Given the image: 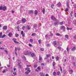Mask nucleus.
<instances>
[{
  "label": "nucleus",
  "instance_id": "nucleus-64",
  "mask_svg": "<svg viewBox=\"0 0 76 76\" xmlns=\"http://www.w3.org/2000/svg\"><path fill=\"white\" fill-rule=\"evenodd\" d=\"M22 29H23V30L24 29H25V27L24 26H23L22 28Z\"/></svg>",
  "mask_w": 76,
  "mask_h": 76
},
{
  "label": "nucleus",
  "instance_id": "nucleus-10",
  "mask_svg": "<svg viewBox=\"0 0 76 76\" xmlns=\"http://www.w3.org/2000/svg\"><path fill=\"white\" fill-rule=\"evenodd\" d=\"M6 9H7V7H3L2 8V10H3V11H6Z\"/></svg>",
  "mask_w": 76,
  "mask_h": 76
},
{
  "label": "nucleus",
  "instance_id": "nucleus-20",
  "mask_svg": "<svg viewBox=\"0 0 76 76\" xmlns=\"http://www.w3.org/2000/svg\"><path fill=\"white\" fill-rule=\"evenodd\" d=\"M56 35H57V36H58L59 37H61V34L58 33H56Z\"/></svg>",
  "mask_w": 76,
  "mask_h": 76
},
{
  "label": "nucleus",
  "instance_id": "nucleus-56",
  "mask_svg": "<svg viewBox=\"0 0 76 76\" xmlns=\"http://www.w3.org/2000/svg\"><path fill=\"white\" fill-rule=\"evenodd\" d=\"M73 7L75 8H76V5L75 4H74Z\"/></svg>",
  "mask_w": 76,
  "mask_h": 76
},
{
  "label": "nucleus",
  "instance_id": "nucleus-17",
  "mask_svg": "<svg viewBox=\"0 0 76 76\" xmlns=\"http://www.w3.org/2000/svg\"><path fill=\"white\" fill-rule=\"evenodd\" d=\"M39 75L41 76H45L43 74L42 72H40L39 74Z\"/></svg>",
  "mask_w": 76,
  "mask_h": 76
},
{
  "label": "nucleus",
  "instance_id": "nucleus-49",
  "mask_svg": "<svg viewBox=\"0 0 76 76\" xmlns=\"http://www.w3.org/2000/svg\"><path fill=\"white\" fill-rule=\"evenodd\" d=\"M30 41L31 42H33V39H30Z\"/></svg>",
  "mask_w": 76,
  "mask_h": 76
},
{
  "label": "nucleus",
  "instance_id": "nucleus-18",
  "mask_svg": "<svg viewBox=\"0 0 76 76\" xmlns=\"http://www.w3.org/2000/svg\"><path fill=\"white\" fill-rule=\"evenodd\" d=\"M76 49V47L74 46L73 48L71 49L72 51H75Z\"/></svg>",
  "mask_w": 76,
  "mask_h": 76
},
{
  "label": "nucleus",
  "instance_id": "nucleus-19",
  "mask_svg": "<svg viewBox=\"0 0 76 76\" xmlns=\"http://www.w3.org/2000/svg\"><path fill=\"white\" fill-rule=\"evenodd\" d=\"M20 61H19V62H18V65L19 68H21V65H20Z\"/></svg>",
  "mask_w": 76,
  "mask_h": 76
},
{
  "label": "nucleus",
  "instance_id": "nucleus-58",
  "mask_svg": "<svg viewBox=\"0 0 76 76\" xmlns=\"http://www.w3.org/2000/svg\"><path fill=\"white\" fill-rule=\"evenodd\" d=\"M22 58H23L24 59H25V57L24 56H23L22 57Z\"/></svg>",
  "mask_w": 76,
  "mask_h": 76
},
{
  "label": "nucleus",
  "instance_id": "nucleus-33",
  "mask_svg": "<svg viewBox=\"0 0 76 76\" xmlns=\"http://www.w3.org/2000/svg\"><path fill=\"white\" fill-rule=\"evenodd\" d=\"M46 57H47V58H49V57H50V55H46Z\"/></svg>",
  "mask_w": 76,
  "mask_h": 76
},
{
  "label": "nucleus",
  "instance_id": "nucleus-7",
  "mask_svg": "<svg viewBox=\"0 0 76 76\" xmlns=\"http://www.w3.org/2000/svg\"><path fill=\"white\" fill-rule=\"evenodd\" d=\"M72 24L75 26H76V19L74 20L72 22Z\"/></svg>",
  "mask_w": 76,
  "mask_h": 76
},
{
  "label": "nucleus",
  "instance_id": "nucleus-59",
  "mask_svg": "<svg viewBox=\"0 0 76 76\" xmlns=\"http://www.w3.org/2000/svg\"><path fill=\"white\" fill-rule=\"evenodd\" d=\"M28 45L29 46V47H32V45L31 44H29Z\"/></svg>",
  "mask_w": 76,
  "mask_h": 76
},
{
  "label": "nucleus",
  "instance_id": "nucleus-31",
  "mask_svg": "<svg viewBox=\"0 0 76 76\" xmlns=\"http://www.w3.org/2000/svg\"><path fill=\"white\" fill-rule=\"evenodd\" d=\"M53 75L54 76H56L57 75V73L55 72H54L53 73Z\"/></svg>",
  "mask_w": 76,
  "mask_h": 76
},
{
  "label": "nucleus",
  "instance_id": "nucleus-6",
  "mask_svg": "<svg viewBox=\"0 0 76 76\" xmlns=\"http://www.w3.org/2000/svg\"><path fill=\"white\" fill-rule=\"evenodd\" d=\"M2 29L4 30H5V31H6V30L7 29V26H3Z\"/></svg>",
  "mask_w": 76,
  "mask_h": 76
},
{
  "label": "nucleus",
  "instance_id": "nucleus-44",
  "mask_svg": "<svg viewBox=\"0 0 76 76\" xmlns=\"http://www.w3.org/2000/svg\"><path fill=\"white\" fill-rule=\"evenodd\" d=\"M42 60V58L41 57L39 56V60L40 61H41Z\"/></svg>",
  "mask_w": 76,
  "mask_h": 76
},
{
  "label": "nucleus",
  "instance_id": "nucleus-5",
  "mask_svg": "<svg viewBox=\"0 0 76 76\" xmlns=\"http://www.w3.org/2000/svg\"><path fill=\"white\" fill-rule=\"evenodd\" d=\"M26 22V19L24 18L22 19V23H25Z\"/></svg>",
  "mask_w": 76,
  "mask_h": 76
},
{
  "label": "nucleus",
  "instance_id": "nucleus-21",
  "mask_svg": "<svg viewBox=\"0 0 76 76\" xmlns=\"http://www.w3.org/2000/svg\"><path fill=\"white\" fill-rule=\"evenodd\" d=\"M28 51H27L26 52L24 53V54L25 55H28Z\"/></svg>",
  "mask_w": 76,
  "mask_h": 76
},
{
  "label": "nucleus",
  "instance_id": "nucleus-39",
  "mask_svg": "<svg viewBox=\"0 0 76 76\" xmlns=\"http://www.w3.org/2000/svg\"><path fill=\"white\" fill-rule=\"evenodd\" d=\"M3 6H1L0 7V10H3Z\"/></svg>",
  "mask_w": 76,
  "mask_h": 76
},
{
  "label": "nucleus",
  "instance_id": "nucleus-55",
  "mask_svg": "<svg viewBox=\"0 0 76 76\" xmlns=\"http://www.w3.org/2000/svg\"><path fill=\"white\" fill-rule=\"evenodd\" d=\"M29 73V72H28L27 71V72H25V74H26V75H28V74Z\"/></svg>",
  "mask_w": 76,
  "mask_h": 76
},
{
  "label": "nucleus",
  "instance_id": "nucleus-45",
  "mask_svg": "<svg viewBox=\"0 0 76 76\" xmlns=\"http://www.w3.org/2000/svg\"><path fill=\"white\" fill-rule=\"evenodd\" d=\"M71 59L72 60L75 59V58H74V56H71Z\"/></svg>",
  "mask_w": 76,
  "mask_h": 76
},
{
  "label": "nucleus",
  "instance_id": "nucleus-36",
  "mask_svg": "<svg viewBox=\"0 0 76 76\" xmlns=\"http://www.w3.org/2000/svg\"><path fill=\"white\" fill-rule=\"evenodd\" d=\"M38 42H39V44H40L41 43V39L39 40H38Z\"/></svg>",
  "mask_w": 76,
  "mask_h": 76
},
{
  "label": "nucleus",
  "instance_id": "nucleus-26",
  "mask_svg": "<svg viewBox=\"0 0 76 76\" xmlns=\"http://www.w3.org/2000/svg\"><path fill=\"white\" fill-rule=\"evenodd\" d=\"M54 6V4H52L51 5V7L52 9H53V7Z\"/></svg>",
  "mask_w": 76,
  "mask_h": 76
},
{
  "label": "nucleus",
  "instance_id": "nucleus-37",
  "mask_svg": "<svg viewBox=\"0 0 76 76\" xmlns=\"http://www.w3.org/2000/svg\"><path fill=\"white\" fill-rule=\"evenodd\" d=\"M42 12L43 14H44L45 13V8L43 9V10H42Z\"/></svg>",
  "mask_w": 76,
  "mask_h": 76
},
{
  "label": "nucleus",
  "instance_id": "nucleus-22",
  "mask_svg": "<svg viewBox=\"0 0 76 76\" xmlns=\"http://www.w3.org/2000/svg\"><path fill=\"white\" fill-rule=\"evenodd\" d=\"M68 47H69V46H68L66 48V51L67 52H69V50H70V48H69Z\"/></svg>",
  "mask_w": 76,
  "mask_h": 76
},
{
  "label": "nucleus",
  "instance_id": "nucleus-16",
  "mask_svg": "<svg viewBox=\"0 0 76 76\" xmlns=\"http://www.w3.org/2000/svg\"><path fill=\"white\" fill-rule=\"evenodd\" d=\"M33 28L34 29H36V28H37V25L36 24H34L33 25Z\"/></svg>",
  "mask_w": 76,
  "mask_h": 76
},
{
  "label": "nucleus",
  "instance_id": "nucleus-8",
  "mask_svg": "<svg viewBox=\"0 0 76 76\" xmlns=\"http://www.w3.org/2000/svg\"><path fill=\"white\" fill-rule=\"evenodd\" d=\"M59 22L56 21V22H55V23H54V25H55V26H56V25H59Z\"/></svg>",
  "mask_w": 76,
  "mask_h": 76
},
{
  "label": "nucleus",
  "instance_id": "nucleus-25",
  "mask_svg": "<svg viewBox=\"0 0 76 76\" xmlns=\"http://www.w3.org/2000/svg\"><path fill=\"white\" fill-rule=\"evenodd\" d=\"M58 7H60L61 6V3H60V2L58 3Z\"/></svg>",
  "mask_w": 76,
  "mask_h": 76
},
{
  "label": "nucleus",
  "instance_id": "nucleus-52",
  "mask_svg": "<svg viewBox=\"0 0 76 76\" xmlns=\"http://www.w3.org/2000/svg\"><path fill=\"white\" fill-rule=\"evenodd\" d=\"M72 64L74 66H76V64H75V62H73Z\"/></svg>",
  "mask_w": 76,
  "mask_h": 76
},
{
  "label": "nucleus",
  "instance_id": "nucleus-42",
  "mask_svg": "<svg viewBox=\"0 0 76 76\" xmlns=\"http://www.w3.org/2000/svg\"><path fill=\"white\" fill-rule=\"evenodd\" d=\"M6 69H3L2 72L4 73H5L6 72Z\"/></svg>",
  "mask_w": 76,
  "mask_h": 76
},
{
  "label": "nucleus",
  "instance_id": "nucleus-15",
  "mask_svg": "<svg viewBox=\"0 0 76 76\" xmlns=\"http://www.w3.org/2000/svg\"><path fill=\"white\" fill-rule=\"evenodd\" d=\"M8 36L9 37H12V33H9Z\"/></svg>",
  "mask_w": 76,
  "mask_h": 76
},
{
  "label": "nucleus",
  "instance_id": "nucleus-46",
  "mask_svg": "<svg viewBox=\"0 0 76 76\" xmlns=\"http://www.w3.org/2000/svg\"><path fill=\"white\" fill-rule=\"evenodd\" d=\"M31 54L32 53H31V52H29L28 53V56H31Z\"/></svg>",
  "mask_w": 76,
  "mask_h": 76
},
{
  "label": "nucleus",
  "instance_id": "nucleus-12",
  "mask_svg": "<svg viewBox=\"0 0 76 76\" xmlns=\"http://www.w3.org/2000/svg\"><path fill=\"white\" fill-rule=\"evenodd\" d=\"M21 35H22L23 37L25 36V33H23V31H22L21 32Z\"/></svg>",
  "mask_w": 76,
  "mask_h": 76
},
{
  "label": "nucleus",
  "instance_id": "nucleus-1",
  "mask_svg": "<svg viewBox=\"0 0 76 76\" xmlns=\"http://www.w3.org/2000/svg\"><path fill=\"white\" fill-rule=\"evenodd\" d=\"M60 30H62L63 32H64L66 30V27H65V26H61L60 27Z\"/></svg>",
  "mask_w": 76,
  "mask_h": 76
},
{
  "label": "nucleus",
  "instance_id": "nucleus-61",
  "mask_svg": "<svg viewBox=\"0 0 76 76\" xmlns=\"http://www.w3.org/2000/svg\"><path fill=\"white\" fill-rule=\"evenodd\" d=\"M63 73L64 74H65V73H66V72H65V70H64L63 71Z\"/></svg>",
  "mask_w": 76,
  "mask_h": 76
},
{
  "label": "nucleus",
  "instance_id": "nucleus-34",
  "mask_svg": "<svg viewBox=\"0 0 76 76\" xmlns=\"http://www.w3.org/2000/svg\"><path fill=\"white\" fill-rule=\"evenodd\" d=\"M58 49H59V51H60V50H61V48L60 47H58Z\"/></svg>",
  "mask_w": 76,
  "mask_h": 76
},
{
  "label": "nucleus",
  "instance_id": "nucleus-40",
  "mask_svg": "<svg viewBox=\"0 0 76 76\" xmlns=\"http://www.w3.org/2000/svg\"><path fill=\"white\" fill-rule=\"evenodd\" d=\"M17 28L18 29V31H19V26H17Z\"/></svg>",
  "mask_w": 76,
  "mask_h": 76
},
{
  "label": "nucleus",
  "instance_id": "nucleus-9",
  "mask_svg": "<svg viewBox=\"0 0 76 76\" xmlns=\"http://www.w3.org/2000/svg\"><path fill=\"white\" fill-rule=\"evenodd\" d=\"M29 14H30V15H32L33 14H34V11L30 10L29 12Z\"/></svg>",
  "mask_w": 76,
  "mask_h": 76
},
{
  "label": "nucleus",
  "instance_id": "nucleus-62",
  "mask_svg": "<svg viewBox=\"0 0 76 76\" xmlns=\"http://www.w3.org/2000/svg\"><path fill=\"white\" fill-rule=\"evenodd\" d=\"M49 61H50V59H47V62L48 63V62H49Z\"/></svg>",
  "mask_w": 76,
  "mask_h": 76
},
{
  "label": "nucleus",
  "instance_id": "nucleus-13",
  "mask_svg": "<svg viewBox=\"0 0 76 76\" xmlns=\"http://www.w3.org/2000/svg\"><path fill=\"white\" fill-rule=\"evenodd\" d=\"M17 48H15V56H17L18 54H17Z\"/></svg>",
  "mask_w": 76,
  "mask_h": 76
},
{
  "label": "nucleus",
  "instance_id": "nucleus-4",
  "mask_svg": "<svg viewBox=\"0 0 76 76\" xmlns=\"http://www.w3.org/2000/svg\"><path fill=\"white\" fill-rule=\"evenodd\" d=\"M66 4L67 8H70V7L69 6V1H66Z\"/></svg>",
  "mask_w": 76,
  "mask_h": 76
},
{
  "label": "nucleus",
  "instance_id": "nucleus-38",
  "mask_svg": "<svg viewBox=\"0 0 76 76\" xmlns=\"http://www.w3.org/2000/svg\"><path fill=\"white\" fill-rule=\"evenodd\" d=\"M36 35V34L35 33H33L31 34V36H35Z\"/></svg>",
  "mask_w": 76,
  "mask_h": 76
},
{
  "label": "nucleus",
  "instance_id": "nucleus-48",
  "mask_svg": "<svg viewBox=\"0 0 76 76\" xmlns=\"http://www.w3.org/2000/svg\"><path fill=\"white\" fill-rule=\"evenodd\" d=\"M5 36H6V35L4 34L3 35V36H2V38H4L5 37Z\"/></svg>",
  "mask_w": 76,
  "mask_h": 76
},
{
  "label": "nucleus",
  "instance_id": "nucleus-28",
  "mask_svg": "<svg viewBox=\"0 0 76 76\" xmlns=\"http://www.w3.org/2000/svg\"><path fill=\"white\" fill-rule=\"evenodd\" d=\"M56 61H58V60H59V57H58V56H57L56 57Z\"/></svg>",
  "mask_w": 76,
  "mask_h": 76
},
{
  "label": "nucleus",
  "instance_id": "nucleus-41",
  "mask_svg": "<svg viewBox=\"0 0 76 76\" xmlns=\"http://www.w3.org/2000/svg\"><path fill=\"white\" fill-rule=\"evenodd\" d=\"M15 37H19V34L17 33L16 34H15Z\"/></svg>",
  "mask_w": 76,
  "mask_h": 76
},
{
  "label": "nucleus",
  "instance_id": "nucleus-24",
  "mask_svg": "<svg viewBox=\"0 0 76 76\" xmlns=\"http://www.w3.org/2000/svg\"><path fill=\"white\" fill-rule=\"evenodd\" d=\"M26 28H27V29H28V30H29V29H31V28H30L29 26H26Z\"/></svg>",
  "mask_w": 76,
  "mask_h": 76
},
{
  "label": "nucleus",
  "instance_id": "nucleus-50",
  "mask_svg": "<svg viewBox=\"0 0 76 76\" xmlns=\"http://www.w3.org/2000/svg\"><path fill=\"white\" fill-rule=\"evenodd\" d=\"M13 74L14 75H16V72H13Z\"/></svg>",
  "mask_w": 76,
  "mask_h": 76
},
{
  "label": "nucleus",
  "instance_id": "nucleus-63",
  "mask_svg": "<svg viewBox=\"0 0 76 76\" xmlns=\"http://www.w3.org/2000/svg\"><path fill=\"white\" fill-rule=\"evenodd\" d=\"M34 68H36L37 67V65H34Z\"/></svg>",
  "mask_w": 76,
  "mask_h": 76
},
{
  "label": "nucleus",
  "instance_id": "nucleus-11",
  "mask_svg": "<svg viewBox=\"0 0 76 76\" xmlns=\"http://www.w3.org/2000/svg\"><path fill=\"white\" fill-rule=\"evenodd\" d=\"M15 39H16L15 38L13 39V41L14 42L15 44H19V42H16V41L15 40Z\"/></svg>",
  "mask_w": 76,
  "mask_h": 76
},
{
  "label": "nucleus",
  "instance_id": "nucleus-3",
  "mask_svg": "<svg viewBox=\"0 0 76 76\" xmlns=\"http://www.w3.org/2000/svg\"><path fill=\"white\" fill-rule=\"evenodd\" d=\"M53 44L54 45V47H57V46L58 45L57 44V41H54L53 42Z\"/></svg>",
  "mask_w": 76,
  "mask_h": 76
},
{
  "label": "nucleus",
  "instance_id": "nucleus-30",
  "mask_svg": "<svg viewBox=\"0 0 76 76\" xmlns=\"http://www.w3.org/2000/svg\"><path fill=\"white\" fill-rule=\"evenodd\" d=\"M31 56L32 57H34V56H35V54L34 53H31Z\"/></svg>",
  "mask_w": 76,
  "mask_h": 76
},
{
  "label": "nucleus",
  "instance_id": "nucleus-35",
  "mask_svg": "<svg viewBox=\"0 0 76 76\" xmlns=\"http://www.w3.org/2000/svg\"><path fill=\"white\" fill-rule=\"evenodd\" d=\"M68 8H67L65 9V12H67L68 11V10H69V9Z\"/></svg>",
  "mask_w": 76,
  "mask_h": 76
},
{
  "label": "nucleus",
  "instance_id": "nucleus-23",
  "mask_svg": "<svg viewBox=\"0 0 76 76\" xmlns=\"http://www.w3.org/2000/svg\"><path fill=\"white\" fill-rule=\"evenodd\" d=\"M3 34L2 32H1L0 33V38H2V35Z\"/></svg>",
  "mask_w": 76,
  "mask_h": 76
},
{
  "label": "nucleus",
  "instance_id": "nucleus-54",
  "mask_svg": "<svg viewBox=\"0 0 76 76\" xmlns=\"http://www.w3.org/2000/svg\"><path fill=\"white\" fill-rule=\"evenodd\" d=\"M55 65V62H53L52 64V65L53 66H54Z\"/></svg>",
  "mask_w": 76,
  "mask_h": 76
},
{
  "label": "nucleus",
  "instance_id": "nucleus-2",
  "mask_svg": "<svg viewBox=\"0 0 76 76\" xmlns=\"http://www.w3.org/2000/svg\"><path fill=\"white\" fill-rule=\"evenodd\" d=\"M51 19H52L53 21H57V20L56 18V17L53 16H51Z\"/></svg>",
  "mask_w": 76,
  "mask_h": 76
},
{
  "label": "nucleus",
  "instance_id": "nucleus-27",
  "mask_svg": "<svg viewBox=\"0 0 76 76\" xmlns=\"http://www.w3.org/2000/svg\"><path fill=\"white\" fill-rule=\"evenodd\" d=\"M21 23V21H20L19 20L17 22V24L18 25V24H19V23Z\"/></svg>",
  "mask_w": 76,
  "mask_h": 76
},
{
  "label": "nucleus",
  "instance_id": "nucleus-43",
  "mask_svg": "<svg viewBox=\"0 0 76 76\" xmlns=\"http://www.w3.org/2000/svg\"><path fill=\"white\" fill-rule=\"evenodd\" d=\"M72 15H73V11H72L71 13H70V15L71 17H72Z\"/></svg>",
  "mask_w": 76,
  "mask_h": 76
},
{
  "label": "nucleus",
  "instance_id": "nucleus-14",
  "mask_svg": "<svg viewBox=\"0 0 76 76\" xmlns=\"http://www.w3.org/2000/svg\"><path fill=\"white\" fill-rule=\"evenodd\" d=\"M26 70H27V72H28V73H30V72H31V70H30V68H27L26 69Z\"/></svg>",
  "mask_w": 76,
  "mask_h": 76
},
{
  "label": "nucleus",
  "instance_id": "nucleus-53",
  "mask_svg": "<svg viewBox=\"0 0 76 76\" xmlns=\"http://www.w3.org/2000/svg\"><path fill=\"white\" fill-rule=\"evenodd\" d=\"M65 38H67H67H68V35H65Z\"/></svg>",
  "mask_w": 76,
  "mask_h": 76
},
{
  "label": "nucleus",
  "instance_id": "nucleus-57",
  "mask_svg": "<svg viewBox=\"0 0 76 76\" xmlns=\"http://www.w3.org/2000/svg\"><path fill=\"white\" fill-rule=\"evenodd\" d=\"M47 47H50V44H47Z\"/></svg>",
  "mask_w": 76,
  "mask_h": 76
},
{
  "label": "nucleus",
  "instance_id": "nucleus-29",
  "mask_svg": "<svg viewBox=\"0 0 76 76\" xmlns=\"http://www.w3.org/2000/svg\"><path fill=\"white\" fill-rule=\"evenodd\" d=\"M38 14V11L36 10H35L34 11V14L35 15H37Z\"/></svg>",
  "mask_w": 76,
  "mask_h": 76
},
{
  "label": "nucleus",
  "instance_id": "nucleus-47",
  "mask_svg": "<svg viewBox=\"0 0 76 76\" xmlns=\"http://www.w3.org/2000/svg\"><path fill=\"white\" fill-rule=\"evenodd\" d=\"M57 75H60V72H57Z\"/></svg>",
  "mask_w": 76,
  "mask_h": 76
},
{
  "label": "nucleus",
  "instance_id": "nucleus-51",
  "mask_svg": "<svg viewBox=\"0 0 76 76\" xmlns=\"http://www.w3.org/2000/svg\"><path fill=\"white\" fill-rule=\"evenodd\" d=\"M59 67H60V70L61 72L62 71V68H61V66H59Z\"/></svg>",
  "mask_w": 76,
  "mask_h": 76
},
{
  "label": "nucleus",
  "instance_id": "nucleus-60",
  "mask_svg": "<svg viewBox=\"0 0 76 76\" xmlns=\"http://www.w3.org/2000/svg\"><path fill=\"white\" fill-rule=\"evenodd\" d=\"M50 36H53V33H51V32H50Z\"/></svg>",
  "mask_w": 76,
  "mask_h": 76
},
{
  "label": "nucleus",
  "instance_id": "nucleus-32",
  "mask_svg": "<svg viewBox=\"0 0 76 76\" xmlns=\"http://www.w3.org/2000/svg\"><path fill=\"white\" fill-rule=\"evenodd\" d=\"M59 25H63V21L60 22V23H59Z\"/></svg>",
  "mask_w": 76,
  "mask_h": 76
}]
</instances>
